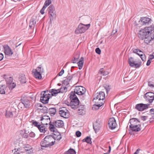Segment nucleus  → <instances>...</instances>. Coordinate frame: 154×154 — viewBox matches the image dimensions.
<instances>
[{"label":"nucleus","mask_w":154,"mask_h":154,"mask_svg":"<svg viewBox=\"0 0 154 154\" xmlns=\"http://www.w3.org/2000/svg\"><path fill=\"white\" fill-rule=\"evenodd\" d=\"M153 29L154 28L152 25L141 29L138 34V37L140 39L144 40V42L148 44L154 39Z\"/></svg>","instance_id":"nucleus-1"},{"label":"nucleus","mask_w":154,"mask_h":154,"mask_svg":"<svg viewBox=\"0 0 154 154\" xmlns=\"http://www.w3.org/2000/svg\"><path fill=\"white\" fill-rule=\"evenodd\" d=\"M55 142L52 136L48 135L42 141L40 145L42 147H48L54 145Z\"/></svg>","instance_id":"nucleus-2"},{"label":"nucleus","mask_w":154,"mask_h":154,"mask_svg":"<svg viewBox=\"0 0 154 154\" xmlns=\"http://www.w3.org/2000/svg\"><path fill=\"white\" fill-rule=\"evenodd\" d=\"M105 97V94L104 92L100 91L99 94H97V96L94 98L93 99V101H94L96 103L95 101L98 99L99 102H97V103H96L93 105V106H102L104 104V101L103 100Z\"/></svg>","instance_id":"nucleus-3"},{"label":"nucleus","mask_w":154,"mask_h":154,"mask_svg":"<svg viewBox=\"0 0 154 154\" xmlns=\"http://www.w3.org/2000/svg\"><path fill=\"white\" fill-rule=\"evenodd\" d=\"M90 26V24L85 25L80 23L75 30V33L77 34L83 33L88 29Z\"/></svg>","instance_id":"nucleus-4"},{"label":"nucleus","mask_w":154,"mask_h":154,"mask_svg":"<svg viewBox=\"0 0 154 154\" xmlns=\"http://www.w3.org/2000/svg\"><path fill=\"white\" fill-rule=\"evenodd\" d=\"M50 21H52L56 17V12L54 6L53 5H50L48 8Z\"/></svg>","instance_id":"nucleus-5"},{"label":"nucleus","mask_w":154,"mask_h":154,"mask_svg":"<svg viewBox=\"0 0 154 154\" xmlns=\"http://www.w3.org/2000/svg\"><path fill=\"white\" fill-rule=\"evenodd\" d=\"M74 91L78 95H82L85 93L86 89L82 86H76L74 89Z\"/></svg>","instance_id":"nucleus-6"},{"label":"nucleus","mask_w":154,"mask_h":154,"mask_svg":"<svg viewBox=\"0 0 154 154\" xmlns=\"http://www.w3.org/2000/svg\"><path fill=\"white\" fill-rule=\"evenodd\" d=\"M146 101L151 103L154 100V93L152 92H147L143 96Z\"/></svg>","instance_id":"nucleus-7"},{"label":"nucleus","mask_w":154,"mask_h":154,"mask_svg":"<svg viewBox=\"0 0 154 154\" xmlns=\"http://www.w3.org/2000/svg\"><path fill=\"white\" fill-rule=\"evenodd\" d=\"M129 123L130 125H129L130 128L131 129H133L134 128V126H137L139 127V126L140 122L136 118H132L130 120Z\"/></svg>","instance_id":"nucleus-8"},{"label":"nucleus","mask_w":154,"mask_h":154,"mask_svg":"<svg viewBox=\"0 0 154 154\" xmlns=\"http://www.w3.org/2000/svg\"><path fill=\"white\" fill-rule=\"evenodd\" d=\"M59 113L60 116L64 118H67L69 116V111L65 107H63L60 109Z\"/></svg>","instance_id":"nucleus-9"},{"label":"nucleus","mask_w":154,"mask_h":154,"mask_svg":"<svg viewBox=\"0 0 154 154\" xmlns=\"http://www.w3.org/2000/svg\"><path fill=\"white\" fill-rule=\"evenodd\" d=\"M108 124L109 128L111 129H115L116 127V123L114 118H110L108 121Z\"/></svg>","instance_id":"nucleus-10"},{"label":"nucleus","mask_w":154,"mask_h":154,"mask_svg":"<svg viewBox=\"0 0 154 154\" xmlns=\"http://www.w3.org/2000/svg\"><path fill=\"white\" fill-rule=\"evenodd\" d=\"M71 104L72 106H69L67 105L68 106H78L79 104L80 106H85V105L81 103V102L80 103V101L77 97H75V98L71 99Z\"/></svg>","instance_id":"nucleus-11"},{"label":"nucleus","mask_w":154,"mask_h":154,"mask_svg":"<svg viewBox=\"0 0 154 154\" xmlns=\"http://www.w3.org/2000/svg\"><path fill=\"white\" fill-rule=\"evenodd\" d=\"M41 123L43 125H47L51 123L50 119L48 116H44L41 119Z\"/></svg>","instance_id":"nucleus-12"},{"label":"nucleus","mask_w":154,"mask_h":154,"mask_svg":"<svg viewBox=\"0 0 154 154\" xmlns=\"http://www.w3.org/2000/svg\"><path fill=\"white\" fill-rule=\"evenodd\" d=\"M7 84H9L8 88L10 90H12L16 86V84L14 82H12L13 79L11 77H10L9 79H6Z\"/></svg>","instance_id":"nucleus-13"},{"label":"nucleus","mask_w":154,"mask_h":154,"mask_svg":"<svg viewBox=\"0 0 154 154\" xmlns=\"http://www.w3.org/2000/svg\"><path fill=\"white\" fill-rule=\"evenodd\" d=\"M33 125L37 127L40 132L44 133L46 131V128L45 126H43V125L39 124V123L36 122H33Z\"/></svg>","instance_id":"nucleus-14"},{"label":"nucleus","mask_w":154,"mask_h":154,"mask_svg":"<svg viewBox=\"0 0 154 154\" xmlns=\"http://www.w3.org/2000/svg\"><path fill=\"white\" fill-rule=\"evenodd\" d=\"M74 75V74H72L69 76L68 75L66 79L63 81L62 86H66L68 85L69 84V82L72 80Z\"/></svg>","instance_id":"nucleus-15"},{"label":"nucleus","mask_w":154,"mask_h":154,"mask_svg":"<svg viewBox=\"0 0 154 154\" xmlns=\"http://www.w3.org/2000/svg\"><path fill=\"white\" fill-rule=\"evenodd\" d=\"M72 108L78 109V113L80 115H84L85 112V109L84 106H74Z\"/></svg>","instance_id":"nucleus-16"},{"label":"nucleus","mask_w":154,"mask_h":154,"mask_svg":"<svg viewBox=\"0 0 154 154\" xmlns=\"http://www.w3.org/2000/svg\"><path fill=\"white\" fill-rule=\"evenodd\" d=\"M41 95L42 96L40 98L41 102L44 104L48 103L50 97L45 96V95L43 94L42 92Z\"/></svg>","instance_id":"nucleus-17"},{"label":"nucleus","mask_w":154,"mask_h":154,"mask_svg":"<svg viewBox=\"0 0 154 154\" xmlns=\"http://www.w3.org/2000/svg\"><path fill=\"white\" fill-rule=\"evenodd\" d=\"M151 21V19L146 17H141L139 22L142 23V25H145L149 24V22Z\"/></svg>","instance_id":"nucleus-18"},{"label":"nucleus","mask_w":154,"mask_h":154,"mask_svg":"<svg viewBox=\"0 0 154 154\" xmlns=\"http://www.w3.org/2000/svg\"><path fill=\"white\" fill-rule=\"evenodd\" d=\"M4 48V53L5 54L9 56H11L13 54V53L11 49L8 45L5 46Z\"/></svg>","instance_id":"nucleus-19"},{"label":"nucleus","mask_w":154,"mask_h":154,"mask_svg":"<svg viewBox=\"0 0 154 154\" xmlns=\"http://www.w3.org/2000/svg\"><path fill=\"white\" fill-rule=\"evenodd\" d=\"M62 88H61L60 89L57 90L55 89H53L50 90L49 92L51 94L52 96H56L58 93L61 92V90L62 89Z\"/></svg>","instance_id":"nucleus-20"},{"label":"nucleus","mask_w":154,"mask_h":154,"mask_svg":"<svg viewBox=\"0 0 154 154\" xmlns=\"http://www.w3.org/2000/svg\"><path fill=\"white\" fill-rule=\"evenodd\" d=\"M36 18L34 17L32 18L30 20L29 23V26L30 28L34 29L36 25Z\"/></svg>","instance_id":"nucleus-21"},{"label":"nucleus","mask_w":154,"mask_h":154,"mask_svg":"<svg viewBox=\"0 0 154 154\" xmlns=\"http://www.w3.org/2000/svg\"><path fill=\"white\" fill-rule=\"evenodd\" d=\"M32 72L34 73L35 77L38 79H41L42 78L41 74L40 72H38L37 70L34 69L32 70Z\"/></svg>","instance_id":"nucleus-22"},{"label":"nucleus","mask_w":154,"mask_h":154,"mask_svg":"<svg viewBox=\"0 0 154 154\" xmlns=\"http://www.w3.org/2000/svg\"><path fill=\"white\" fill-rule=\"evenodd\" d=\"M27 108L26 106H12L11 108V110L14 112V109L17 110L18 111H21L23 110H26Z\"/></svg>","instance_id":"nucleus-23"},{"label":"nucleus","mask_w":154,"mask_h":154,"mask_svg":"<svg viewBox=\"0 0 154 154\" xmlns=\"http://www.w3.org/2000/svg\"><path fill=\"white\" fill-rule=\"evenodd\" d=\"M100 122L98 120H97L93 125V128L95 131L99 130L100 128Z\"/></svg>","instance_id":"nucleus-24"},{"label":"nucleus","mask_w":154,"mask_h":154,"mask_svg":"<svg viewBox=\"0 0 154 154\" xmlns=\"http://www.w3.org/2000/svg\"><path fill=\"white\" fill-rule=\"evenodd\" d=\"M52 136L54 138L55 141V140L58 141L62 138L60 134L58 132H55Z\"/></svg>","instance_id":"nucleus-25"},{"label":"nucleus","mask_w":154,"mask_h":154,"mask_svg":"<svg viewBox=\"0 0 154 154\" xmlns=\"http://www.w3.org/2000/svg\"><path fill=\"white\" fill-rule=\"evenodd\" d=\"M54 125L56 127L60 128L63 126L64 123L63 121L59 120L55 122Z\"/></svg>","instance_id":"nucleus-26"},{"label":"nucleus","mask_w":154,"mask_h":154,"mask_svg":"<svg viewBox=\"0 0 154 154\" xmlns=\"http://www.w3.org/2000/svg\"><path fill=\"white\" fill-rule=\"evenodd\" d=\"M19 80L22 83H25L26 81L25 75L22 74L20 75L19 77Z\"/></svg>","instance_id":"nucleus-27"},{"label":"nucleus","mask_w":154,"mask_h":154,"mask_svg":"<svg viewBox=\"0 0 154 154\" xmlns=\"http://www.w3.org/2000/svg\"><path fill=\"white\" fill-rule=\"evenodd\" d=\"M77 63L79 66V69H81L83 65L84 58L83 57H81L80 58L79 61Z\"/></svg>","instance_id":"nucleus-28"},{"label":"nucleus","mask_w":154,"mask_h":154,"mask_svg":"<svg viewBox=\"0 0 154 154\" xmlns=\"http://www.w3.org/2000/svg\"><path fill=\"white\" fill-rule=\"evenodd\" d=\"M128 62L130 66L132 67H134L135 61L134 60L133 57H130L129 58L128 60Z\"/></svg>","instance_id":"nucleus-29"},{"label":"nucleus","mask_w":154,"mask_h":154,"mask_svg":"<svg viewBox=\"0 0 154 154\" xmlns=\"http://www.w3.org/2000/svg\"><path fill=\"white\" fill-rule=\"evenodd\" d=\"M6 88V86L5 85L1 86L0 87V93L2 94H5Z\"/></svg>","instance_id":"nucleus-30"},{"label":"nucleus","mask_w":154,"mask_h":154,"mask_svg":"<svg viewBox=\"0 0 154 154\" xmlns=\"http://www.w3.org/2000/svg\"><path fill=\"white\" fill-rule=\"evenodd\" d=\"M21 101L20 102V101L17 100L19 102V104L18 106L19 105H23L24 106H26V105H28L29 103V101L24 100L22 99H21Z\"/></svg>","instance_id":"nucleus-31"},{"label":"nucleus","mask_w":154,"mask_h":154,"mask_svg":"<svg viewBox=\"0 0 154 154\" xmlns=\"http://www.w3.org/2000/svg\"><path fill=\"white\" fill-rule=\"evenodd\" d=\"M83 142H86L88 143L91 144L92 143L91 138L88 136L86 137L82 140Z\"/></svg>","instance_id":"nucleus-32"},{"label":"nucleus","mask_w":154,"mask_h":154,"mask_svg":"<svg viewBox=\"0 0 154 154\" xmlns=\"http://www.w3.org/2000/svg\"><path fill=\"white\" fill-rule=\"evenodd\" d=\"M79 56V54H77L76 56L74 57L72 59V63H76L78 60Z\"/></svg>","instance_id":"nucleus-33"},{"label":"nucleus","mask_w":154,"mask_h":154,"mask_svg":"<svg viewBox=\"0 0 154 154\" xmlns=\"http://www.w3.org/2000/svg\"><path fill=\"white\" fill-rule=\"evenodd\" d=\"M148 108V106H135V108L139 111H142Z\"/></svg>","instance_id":"nucleus-34"},{"label":"nucleus","mask_w":154,"mask_h":154,"mask_svg":"<svg viewBox=\"0 0 154 154\" xmlns=\"http://www.w3.org/2000/svg\"><path fill=\"white\" fill-rule=\"evenodd\" d=\"M63 154H76V152L74 149H70Z\"/></svg>","instance_id":"nucleus-35"},{"label":"nucleus","mask_w":154,"mask_h":154,"mask_svg":"<svg viewBox=\"0 0 154 154\" xmlns=\"http://www.w3.org/2000/svg\"><path fill=\"white\" fill-rule=\"evenodd\" d=\"M49 112L51 116H52V115H54L56 113V109L54 108H50L49 109Z\"/></svg>","instance_id":"nucleus-36"},{"label":"nucleus","mask_w":154,"mask_h":154,"mask_svg":"<svg viewBox=\"0 0 154 154\" xmlns=\"http://www.w3.org/2000/svg\"><path fill=\"white\" fill-rule=\"evenodd\" d=\"M5 116L7 118L12 117L13 116V114L12 112L7 111L6 112Z\"/></svg>","instance_id":"nucleus-37"},{"label":"nucleus","mask_w":154,"mask_h":154,"mask_svg":"<svg viewBox=\"0 0 154 154\" xmlns=\"http://www.w3.org/2000/svg\"><path fill=\"white\" fill-rule=\"evenodd\" d=\"M148 118H150V121L151 120V118L150 117V115H149L148 116H142L141 117V119L143 121H146Z\"/></svg>","instance_id":"nucleus-38"},{"label":"nucleus","mask_w":154,"mask_h":154,"mask_svg":"<svg viewBox=\"0 0 154 154\" xmlns=\"http://www.w3.org/2000/svg\"><path fill=\"white\" fill-rule=\"evenodd\" d=\"M51 0H46L44 3V6L46 8L50 4H51Z\"/></svg>","instance_id":"nucleus-39"},{"label":"nucleus","mask_w":154,"mask_h":154,"mask_svg":"<svg viewBox=\"0 0 154 154\" xmlns=\"http://www.w3.org/2000/svg\"><path fill=\"white\" fill-rule=\"evenodd\" d=\"M75 94L76 93L74 92H74L72 91L71 92L70 94V95L69 96V98L70 99L74 98L75 97H77V96L75 95Z\"/></svg>","instance_id":"nucleus-40"},{"label":"nucleus","mask_w":154,"mask_h":154,"mask_svg":"<svg viewBox=\"0 0 154 154\" xmlns=\"http://www.w3.org/2000/svg\"><path fill=\"white\" fill-rule=\"evenodd\" d=\"M34 151V149L32 148L29 150H27V151L26 152L27 154H33Z\"/></svg>","instance_id":"nucleus-41"},{"label":"nucleus","mask_w":154,"mask_h":154,"mask_svg":"<svg viewBox=\"0 0 154 154\" xmlns=\"http://www.w3.org/2000/svg\"><path fill=\"white\" fill-rule=\"evenodd\" d=\"M12 152L14 154H19L20 153L19 148H15L12 150Z\"/></svg>","instance_id":"nucleus-42"},{"label":"nucleus","mask_w":154,"mask_h":154,"mask_svg":"<svg viewBox=\"0 0 154 154\" xmlns=\"http://www.w3.org/2000/svg\"><path fill=\"white\" fill-rule=\"evenodd\" d=\"M140 126L141 125H139V126H134V128L133 129H131L132 131H138L140 130Z\"/></svg>","instance_id":"nucleus-43"},{"label":"nucleus","mask_w":154,"mask_h":154,"mask_svg":"<svg viewBox=\"0 0 154 154\" xmlns=\"http://www.w3.org/2000/svg\"><path fill=\"white\" fill-rule=\"evenodd\" d=\"M103 87L106 89V92L107 93L110 90V88L109 85H103Z\"/></svg>","instance_id":"nucleus-44"},{"label":"nucleus","mask_w":154,"mask_h":154,"mask_svg":"<svg viewBox=\"0 0 154 154\" xmlns=\"http://www.w3.org/2000/svg\"><path fill=\"white\" fill-rule=\"evenodd\" d=\"M48 111V108L46 106H44L42 109H41V112L43 113L47 112Z\"/></svg>","instance_id":"nucleus-45"},{"label":"nucleus","mask_w":154,"mask_h":154,"mask_svg":"<svg viewBox=\"0 0 154 154\" xmlns=\"http://www.w3.org/2000/svg\"><path fill=\"white\" fill-rule=\"evenodd\" d=\"M141 62L140 61L138 63H134V67H135L136 68H139L141 64Z\"/></svg>","instance_id":"nucleus-46"},{"label":"nucleus","mask_w":154,"mask_h":154,"mask_svg":"<svg viewBox=\"0 0 154 154\" xmlns=\"http://www.w3.org/2000/svg\"><path fill=\"white\" fill-rule=\"evenodd\" d=\"M36 69L37 70V71H38V72H40V73L41 74L44 72L43 69L41 67L38 66Z\"/></svg>","instance_id":"nucleus-47"},{"label":"nucleus","mask_w":154,"mask_h":154,"mask_svg":"<svg viewBox=\"0 0 154 154\" xmlns=\"http://www.w3.org/2000/svg\"><path fill=\"white\" fill-rule=\"evenodd\" d=\"M50 125L49 128L50 130L54 132L55 128L54 126L52 124H50Z\"/></svg>","instance_id":"nucleus-48"},{"label":"nucleus","mask_w":154,"mask_h":154,"mask_svg":"<svg viewBox=\"0 0 154 154\" xmlns=\"http://www.w3.org/2000/svg\"><path fill=\"white\" fill-rule=\"evenodd\" d=\"M138 52H141L142 53H143L140 50L135 49L133 51V53H136V54H137V55H139V54H138Z\"/></svg>","instance_id":"nucleus-49"},{"label":"nucleus","mask_w":154,"mask_h":154,"mask_svg":"<svg viewBox=\"0 0 154 154\" xmlns=\"http://www.w3.org/2000/svg\"><path fill=\"white\" fill-rule=\"evenodd\" d=\"M140 57L141 58L142 60L143 61H145L146 60L145 56L144 55H143V54H139Z\"/></svg>","instance_id":"nucleus-50"},{"label":"nucleus","mask_w":154,"mask_h":154,"mask_svg":"<svg viewBox=\"0 0 154 154\" xmlns=\"http://www.w3.org/2000/svg\"><path fill=\"white\" fill-rule=\"evenodd\" d=\"M48 91H43L42 92V93H43V94H44L45 95V96H47V97H50V96H51L50 94L49 93L46 94V93H48Z\"/></svg>","instance_id":"nucleus-51"},{"label":"nucleus","mask_w":154,"mask_h":154,"mask_svg":"<svg viewBox=\"0 0 154 154\" xmlns=\"http://www.w3.org/2000/svg\"><path fill=\"white\" fill-rule=\"evenodd\" d=\"M66 86H62V87L63 88L61 90V92H66L67 91V88L66 87Z\"/></svg>","instance_id":"nucleus-52"},{"label":"nucleus","mask_w":154,"mask_h":154,"mask_svg":"<svg viewBox=\"0 0 154 154\" xmlns=\"http://www.w3.org/2000/svg\"><path fill=\"white\" fill-rule=\"evenodd\" d=\"M95 52L98 54H101V51L99 48H97L95 49Z\"/></svg>","instance_id":"nucleus-53"},{"label":"nucleus","mask_w":154,"mask_h":154,"mask_svg":"<svg viewBox=\"0 0 154 154\" xmlns=\"http://www.w3.org/2000/svg\"><path fill=\"white\" fill-rule=\"evenodd\" d=\"M29 135L30 137H34L35 136V134L34 133L31 131L29 134Z\"/></svg>","instance_id":"nucleus-54"},{"label":"nucleus","mask_w":154,"mask_h":154,"mask_svg":"<svg viewBox=\"0 0 154 154\" xmlns=\"http://www.w3.org/2000/svg\"><path fill=\"white\" fill-rule=\"evenodd\" d=\"M32 148V147H31V146L29 145H27L24 147V149L25 150L26 152L27 151V150H29Z\"/></svg>","instance_id":"nucleus-55"},{"label":"nucleus","mask_w":154,"mask_h":154,"mask_svg":"<svg viewBox=\"0 0 154 154\" xmlns=\"http://www.w3.org/2000/svg\"><path fill=\"white\" fill-rule=\"evenodd\" d=\"M150 104H143L142 103L137 104L135 106H149Z\"/></svg>","instance_id":"nucleus-56"},{"label":"nucleus","mask_w":154,"mask_h":154,"mask_svg":"<svg viewBox=\"0 0 154 154\" xmlns=\"http://www.w3.org/2000/svg\"><path fill=\"white\" fill-rule=\"evenodd\" d=\"M75 134L77 137H79L81 135V133L79 131H77L75 133Z\"/></svg>","instance_id":"nucleus-57"},{"label":"nucleus","mask_w":154,"mask_h":154,"mask_svg":"<svg viewBox=\"0 0 154 154\" xmlns=\"http://www.w3.org/2000/svg\"><path fill=\"white\" fill-rule=\"evenodd\" d=\"M100 106H92V109L94 111H97L100 109Z\"/></svg>","instance_id":"nucleus-58"},{"label":"nucleus","mask_w":154,"mask_h":154,"mask_svg":"<svg viewBox=\"0 0 154 154\" xmlns=\"http://www.w3.org/2000/svg\"><path fill=\"white\" fill-rule=\"evenodd\" d=\"M46 8L45 7L43 6L42 8L40 11V13L42 14H44V11Z\"/></svg>","instance_id":"nucleus-59"},{"label":"nucleus","mask_w":154,"mask_h":154,"mask_svg":"<svg viewBox=\"0 0 154 154\" xmlns=\"http://www.w3.org/2000/svg\"><path fill=\"white\" fill-rule=\"evenodd\" d=\"M64 70L63 69H62L61 71L58 73V75L59 76H62L64 73Z\"/></svg>","instance_id":"nucleus-60"},{"label":"nucleus","mask_w":154,"mask_h":154,"mask_svg":"<svg viewBox=\"0 0 154 154\" xmlns=\"http://www.w3.org/2000/svg\"><path fill=\"white\" fill-rule=\"evenodd\" d=\"M117 32V29H113L111 35H114Z\"/></svg>","instance_id":"nucleus-61"},{"label":"nucleus","mask_w":154,"mask_h":154,"mask_svg":"<svg viewBox=\"0 0 154 154\" xmlns=\"http://www.w3.org/2000/svg\"><path fill=\"white\" fill-rule=\"evenodd\" d=\"M108 74V72L107 71H103L101 75L104 76Z\"/></svg>","instance_id":"nucleus-62"},{"label":"nucleus","mask_w":154,"mask_h":154,"mask_svg":"<svg viewBox=\"0 0 154 154\" xmlns=\"http://www.w3.org/2000/svg\"><path fill=\"white\" fill-rule=\"evenodd\" d=\"M111 151V147L109 146V149L108 150V152L106 153H104L103 154H109L110 152Z\"/></svg>","instance_id":"nucleus-63"},{"label":"nucleus","mask_w":154,"mask_h":154,"mask_svg":"<svg viewBox=\"0 0 154 154\" xmlns=\"http://www.w3.org/2000/svg\"><path fill=\"white\" fill-rule=\"evenodd\" d=\"M140 150V149H137L134 154H138Z\"/></svg>","instance_id":"nucleus-64"}]
</instances>
